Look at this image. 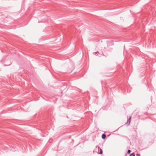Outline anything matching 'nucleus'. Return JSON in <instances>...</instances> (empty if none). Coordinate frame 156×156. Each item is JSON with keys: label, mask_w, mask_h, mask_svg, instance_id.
Here are the masks:
<instances>
[{"label": "nucleus", "mask_w": 156, "mask_h": 156, "mask_svg": "<svg viewBox=\"0 0 156 156\" xmlns=\"http://www.w3.org/2000/svg\"><path fill=\"white\" fill-rule=\"evenodd\" d=\"M131 117H130L129 119H128L127 122H126V124L127 125H129L130 124V122H131Z\"/></svg>", "instance_id": "obj_1"}, {"label": "nucleus", "mask_w": 156, "mask_h": 156, "mask_svg": "<svg viewBox=\"0 0 156 156\" xmlns=\"http://www.w3.org/2000/svg\"><path fill=\"white\" fill-rule=\"evenodd\" d=\"M102 138L103 139H105V137H106V136H105V135L104 134H103L102 135Z\"/></svg>", "instance_id": "obj_2"}, {"label": "nucleus", "mask_w": 156, "mask_h": 156, "mask_svg": "<svg viewBox=\"0 0 156 156\" xmlns=\"http://www.w3.org/2000/svg\"><path fill=\"white\" fill-rule=\"evenodd\" d=\"M103 153V151L101 149H100V154H102Z\"/></svg>", "instance_id": "obj_3"}, {"label": "nucleus", "mask_w": 156, "mask_h": 156, "mask_svg": "<svg viewBox=\"0 0 156 156\" xmlns=\"http://www.w3.org/2000/svg\"><path fill=\"white\" fill-rule=\"evenodd\" d=\"M130 156H135V155L134 153H132L130 154Z\"/></svg>", "instance_id": "obj_4"}, {"label": "nucleus", "mask_w": 156, "mask_h": 156, "mask_svg": "<svg viewBox=\"0 0 156 156\" xmlns=\"http://www.w3.org/2000/svg\"><path fill=\"white\" fill-rule=\"evenodd\" d=\"M130 150H128L127 152L129 154L130 152Z\"/></svg>", "instance_id": "obj_5"}, {"label": "nucleus", "mask_w": 156, "mask_h": 156, "mask_svg": "<svg viewBox=\"0 0 156 156\" xmlns=\"http://www.w3.org/2000/svg\"><path fill=\"white\" fill-rule=\"evenodd\" d=\"M136 156H140L138 154H137L136 155Z\"/></svg>", "instance_id": "obj_6"}]
</instances>
